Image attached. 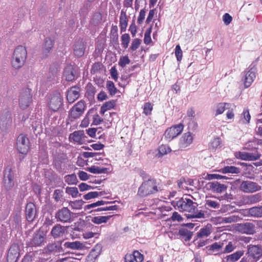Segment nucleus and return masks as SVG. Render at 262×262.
Segmentation results:
<instances>
[{"label":"nucleus","mask_w":262,"mask_h":262,"mask_svg":"<svg viewBox=\"0 0 262 262\" xmlns=\"http://www.w3.org/2000/svg\"><path fill=\"white\" fill-rule=\"evenodd\" d=\"M247 203L253 204L259 202L261 200V196L259 194H256L248 196Z\"/></svg>","instance_id":"obj_55"},{"label":"nucleus","mask_w":262,"mask_h":262,"mask_svg":"<svg viewBox=\"0 0 262 262\" xmlns=\"http://www.w3.org/2000/svg\"><path fill=\"white\" fill-rule=\"evenodd\" d=\"M115 106L114 101H109L104 103L100 108V113L101 114L103 115L107 110H110L113 108Z\"/></svg>","instance_id":"obj_44"},{"label":"nucleus","mask_w":262,"mask_h":262,"mask_svg":"<svg viewBox=\"0 0 262 262\" xmlns=\"http://www.w3.org/2000/svg\"><path fill=\"white\" fill-rule=\"evenodd\" d=\"M99 193L97 191H92L85 194L83 195V198L86 200H90L91 199L95 198L98 197Z\"/></svg>","instance_id":"obj_63"},{"label":"nucleus","mask_w":262,"mask_h":262,"mask_svg":"<svg viewBox=\"0 0 262 262\" xmlns=\"http://www.w3.org/2000/svg\"><path fill=\"white\" fill-rule=\"evenodd\" d=\"M64 181L68 185H76L78 182V179L75 174H68L64 178Z\"/></svg>","instance_id":"obj_43"},{"label":"nucleus","mask_w":262,"mask_h":262,"mask_svg":"<svg viewBox=\"0 0 262 262\" xmlns=\"http://www.w3.org/2000/svg\"><path fill=\"white\" fill-rule=\"evenodd\" d=\"M211 232V225L208 224L204 228H201L197 233L198 238H204L208 237Z\"/></svg>","instance_id":"obj_32"},{"label":"nucleus","mask_w":262,"mask_h":262,"mask_svg":"<svg viewBox=\"0 0 262 262\" xmlns=\"http://www.w3.org/2000/svg\"><path fill=\"white\" fill-rule=\"evenodd\" d=\"M111 217V215L94 216L92 218L91 221L96 224L106 223Z\"/></svg>","instance_id":"obj_41"},{"label":"nucleus","mask_w":262,"mask_h":262,"mask_svg":"<svg viewBox=\"0 0 262 262\" xmlns=\"http://www.w3.org/2000/svg\"><path fill=\"white\" fill-rule=\"evenodd\" d=\"M32 103L31 89L25 88L20 93L18 98V104L23 110L27 109Z\"/></svg>","instance_id":"obj_4"},{"label":"nucleus","mask_w":262,"mask_h":262,"mask_svg":"<svg viewBox=\"0 0 262 262\" xmlns=\"http://www.w3.org/2000/svg\"><path fill=\"white\" fill-rule=\"evenodd\" d=\"M183 129L184 125L181 123L172 125L165 130L164 134V137L167 140L170 141L181 134Z\"/></svg>","instance_id":"obj_7"},{"label":"nucleus","mask_w":262,"mask_h":262,"mask_svg":"<svg viewBox=\"0 0 262 262\" xmlns=\"http://www.w3.org/2000/svg\"><path fill=\"white\" fill-rule=\"evenodd\" d=\"M85 52V47L82 40H78L75 42L74 46V53L77 57L82 56Z\"/></svg>","instance_id":"obj_26"},{"label":"nucleus","mask_w":262,"mask_h":262,"mask_svg":"<svg viewBox=\"0 0 262 262\" xmlns=\"http://www.w3.org/2000/svg\"><path fill=\"white\" fill-rule=\"evenodd\" d=\"M106 86L111 95H114L117 93V89L113 81H107Z\"/></svg>","instance_id":"obj_50"},{"label":"nucleus","mask_w":262,"mask_h":262,"mask_svg":"<svg viewBox=\"0 0 262 262\" xmlns=\"http://www.w3.org/2000/svg\"><path fill=\"white\" fill-rule=\"evenodd\" d=\"M193 137L190 132L184 133L179 141V147L181 150H184L192 143Z\"/></svg>","instance_id":"obj_15"},{"label":"nucleus","mask_w":262,"mask_h":262,"mask_svg":"<svg viewBox=\"0 0 262 262\" xmlns=\"http://www.w3.org/2000/svg\"><path fill=\"white\" fill-rule=\"evenodd\" d=\"M220 171L223 173H231L238 174L240 173L241 169L239 168L233 166H227L221 168Z\"/></svg>","instance_id":"obj_36"},{"label":"nucleus","mask_w":262,"mask_h":262,"mask_svg":"<svg viewBox=\"0 0 262 262\" xmlns=\"http://www.w3.org/2000/svg\"><path fill=\"white\" fill-rule=\"evenodd\" d=\"M84 202L82 200H75L74 201H70L69 205L73 209L79 210L81 209L83 205Z\"/></svg>","instance_id":"obj_45"},{"label":"nucleus","mask_w":262,"mask_h":262,"mask_svg":"<svg viewBox=\"0 0 262 262\" xmlns=\"http://www.w3.org/2000/svg\"><path fill=\"white\" fill-rule=\"evenodd\" d=\"M118 206L117 205H110L106 207H101L94 210L95 211H108V210H116L118 209Z\"/></svg>","instance_id":"obj_59"},{"label":"nucleus","mask_w":262,"mask_h":262,"mask_svg":"<svg viewBox=\"0 0 262 262\" xmlns=\"http://www.w3.org/2000/svg\"><path fill=\"white\" fill-rule=\"evenodd\" d=\"M231 104L226 102H221L217 104L215 110V116H217L222 114L225 110V108H229Z\"/></svg>","instance_id":"obj_35"},{"label":"nucleus","mask_w":262,"mask_h":262,"mask_svg":"<svg viewBox=\"0 0 262 262\" xmlns=\"http://www.w3.org/2000/svg\"><path fill=\"white\" fill-rule=\"evenodd\" d=\"M113 203V202H106L103 200L98 201L95 203H92L91 204L87 205L85 206V209H90L92 208H94L101 205H104L105 204H108Z\"/></svg>","instance_id":"obj_46"},{"label":"nucleus","mask_w":262,"mask_h":262,"mask_svg":"<svg viewBox=\"0 0 262 262\" xmlns=\"http://www.w3.org/2000/svg\"><path fill=\"white\" fill-rule=\"evenodd\" d=\"M257 69L255 66L251 68L245 75L244 85L246 88L249 87L256 77Z\"/></svg>","instance_id":"obj_19"},{"label":"nucleus","mask_w":262,"mask_h":262,"mask_svg":"<svg viewBox=\"0 0 262 262\" xmlns=\"http://www.w3.org/2000/svg\"><path fill=\"white\" fill-rule=\"evenodd\" d=\"M19 256V248L18 245H11L7 254L8 262H16Z\"/></svg>","instance_id":"obj_18"},{"label":"nucleus","mask_w":262,"mask_h":262,"mask_svg":"<svg viewBox=\"0 0 262 262\" xmlns=\"http://www.w3.org/2000/svg\"><path fill=\"white\" fill-rule=\"evenodd\" d=\"M177 209L181 212H186L187 219H201L205 217L204 211L199 210L198 204L188 198L182 197L176 203Z\"/></svg>","instance_id":"obj_1"},{"label":"nucleus","mask_w":262,"mask_h":262,"mask_svg":"<svg viewBox=\"0 0 262 262\" xmlns=\"http://www.w3.org/2000/svg\"><path fill=\"white\" fill-rule=\"evenodd\" d=\"M205 202V205L207 209H219L220 207V202L211 198H207Z\"/></svg>","instance_id":"obj_34"},{"label":"nucleus","mask_w":262,"mask_h":262,"mask_svg":"<svg viewBox=\"0 0 262 262\" xmlns=\"http://www.w3.org/2000/svg\"><path fill=\"white\" fill-rule=\"evenodd\" d=\"M174 53L177 60L181 61L183 57V52L179 45L176 46Z\"/></svg>","instance_id":"obj_58"},{"label":"nucleus","mask_w":262,"mask_h":262,"mask_svg":"<svg viewBox=\"0 0 262 262\" xmlns=\"http://www.w3.org/2000/svg\"><path fill=\"white\" fill-rule=\"evenodd\" d=\"M54 41L51 38L47 37L45 39L44 46L43 47V52L47 56L53 48Z\"/></svg>","instance_id":"obj_31"},{"label":"nucleus","mask_w":262,"mask_h":262,"mask_svg":"<svg viewBox=\"0 0 262 262\" xmlns=\"http://www.w3.org/2000/svg\"><path fill=\"white\" fill-rule=\"evenodd\" d=\"M244 254L243 251H238L227 256V261L235 262L238 260Z\"/></svg>","instance_id":"obj_40"},{"label":"nucleus","mask_w":262,"mask_h":262,"mask_svg":"<svg viewBox=\"0 0 262 262\" xmlns=\"http://www.w3.org/2000/svg\"><path fill=\"white\" fill-rule=\"evenodd\" d=\"M85 138L84 131L80 130L70 134L69 139L71 142L81 145L85 142Z\"/></svg>","instance_id":"obj_16"},{"label":"nucleus","mask_w":262,"mask_h":262,"mask_svg":"<svg viewBox=\"0 0 262 262\" xmlns=\"http://www.w3.org/2000/svg\"><path fill=\"white\" fill-rule=\"evenodd\" d=\"M171 149L167 145L162 144L159 147V154L161 156L166 155L170 152Z\"/></svg>","instance_id":"obj_51"},{"label":"nucleus","mask_w":262,"mask_h":262,"mask_svg":"<svg viewBox=\"0 0 262 262\" xmlns=\"http://www.w3.org/2000/svg\"><path fill=\"white\" fill-rule=\"evenodd\" d=\"M179 235L185 241H188L192 236V232L186 228H181L179 231Z\"/></svg>","instance_id":"obj_38"},{"label":"nucleus","mask_w":262,"mask_h":262,"mask_svg":"<svg viewBox=\"0 0 262 262\" xmlns=\"http://www.w3.org/2000/svg\"><path fill=\"white\" fill-rule=\"evenodd\" d=\"M248 256L253 259H258L262 257V246L261 245H249L248 246Z\"/></svg>","instance_id":"obj_17"},{"label":"nucleus","mask_w":262,"mask_h":262,"mask_svg":"<svg viewBox=\"0 0 262 262\" xmlns=\"http://www.w3.org/2000/svg\"><path fill=\"white\" fill-rule=\"evenodd\" d=\"M4 183L5 187L11 189L14 185V173L10 166H7L4 171Z\"/></svg>","instance_id":"obj_11"},{"label":"nucleus","mask_w":262,"mask_h":262,"mask_svg":"<svg viewBox=\"0 0 262 262\" xmlns=\"http://www.w3.org/2000/svg\"><path fill=\"white\" fill-rule=\"evenodd\" d=\"M66 192L71 195L73 198H76L78 194V188L75 187H67L66 188Z\"/></svg>","instance_id":"obj_53"},{"label":"nucleus","mask_w":262,"mask_h":262,"mask_svg":"<svg viewBox=\"0 0 262 262\" xmlns=\"http://www.w3.org/2000/svg\"><path fill=\"white\" fill-rule=\"evenodd\" d=\"M235 229L239 232L247 234L253 235L255 232V226L251 222L237 224Z\"/></svg>","instance_id":"obj_13"},{"label":"nucleus","mask_w":262,"mask_h":262,"mask_svg":"<svg viewBox=\"0 0 262 262\" xmlns=\"http://www.w3.org/2000/svg\"><path fill=\"white\" fill-rule=\"evenodd\" d=\"M121 45L124 49H126L130 41V36L128 34L125 33L121 37Z\"/></svg>","instance_id":"obj_48"},{"label":"nucleus","mask_w":262,"mask_h":262,"mask_svg":"<svg viewBox=\"0 0 262 262\" xmlns=\"http://www.w3.org/2000/svg\"><path fill=\"white\" fill-rule=\"evenodd\" d=\"M86 92L88 96L93 97L97 90L96 88L91 83H89L86 86Z\"/></svg>","instance_id":"obj_47"},{"label":"nucleus","mask_w":262,"mask_h":262,"mask_svg":"<svg viewBox=\"0 0 262 262\" xmlns=\"http://www.w3.org/2000/svg\"><path fill=\"white\" fill-rule=\"evenodd\" d=\"M141 40L139 38H135L132 40L130 50L132 51H136L140 46Z\"/></svg>","instance_id":"obj_57"},{"label":"nucleus","mask_w":262,"mask_h":262,"mask_svg":"<svg viewBox=\"0 0 262 262\" xmlns=\"http://www.w3.org/2000/svg\"><path fill=\"white\" fill-rule=\"evenodd\" d=\"M44 237L40 233H36L29 243V246L37 247L40 246L43 242Z\"/></svg>","instance_id":"obj_29"},{"label":"nucleus","mask_w":262,"mask_h":262,"mask_svg":"<svg viewBox=\"0 0 262 262\" xmlns=\"http://www.w3.org/2000/svg\"><path fill=\"white\" fill-rule=\"evenodd\" d=\"M68 161L67 155L63 152H59L54 156L53 164L57 171L61 172L66 168Z\"/></svg>","instance_id":"obj_6"},{"label":"nucleus","mask_w":262,"mask_h":262,"mask_svg":"<svg viewBox=\"0 0 262 262\" xmlns=\"http://www.w3.org/2000/svg\"><path fill=\"white\" fill-rule=\"evenodd\" d=\"M56 217L62 222H70L71 218V212L68 208L63 207L57 212Z\"/></svg>","instance_id":"obj_20"},{"label":"nucleus","mask_w":262,"mask_h":262,"mask_svg":"<svg viewBox=\"0 0 262 262\" xmlns=\"http://www.w3.org/2000/svg\"><path fill=\"white\" fill-rule=\"evenodd\" d=\"M80 89L77 86H72L67 92V99L70 103H73L80 96Z\"/></svg>","instance_id":"obj_23"},{"label":"nucleus","mask_w":262,"mask_h":262,"mask_svg":"<svg viewBox=\"0 0 262 262\" xmlns=\"http://www.w3.org/2000/svg\"><path fill=\"white\" fill-rule=\"evenodd\" d=\"M65 228L59 224L54 226L51 230V234L54 238L62 236L65 233Z\"/></svg>","instance_id":"obj_27"},{"label":"nucleus","mask_w":262,"mask_h":262,"mask_svg":"<svg viewBox=\"0 0 262 262\" xmlns=\"http://www.w3.org/2000/svg\"><path fill=\"white\" fill-rule=\"evenodd\" d=\"M26 217L29 222L33 221L36 214V209L33 203L29 202L26 206Z\"/></svg>","instance_id":"obj_22"},{"label":"nucleus","mask_w":262,"mask_h":262,"mask_svg":"<svg viewBox=\"0 0 262 262\" xmlns=\"http://www.w3.org/2000/svg\"><path fill=\"white\" fill-rule=\"evenodd\" d=\"M30 141L27 136L20 134L17 139L16 148L20 154L26 155L29 149Z\"/></svg>","instance_id":"obj_8"},{"label":"nucleus","mask_w":262,"mask_h":262,"mask_svg":"<svg viewBox=\"0 0 262 262\" xmlns=\"http://www.w3.org/2000/svg\"><path fill=\"white\" fill-rule=\"evenodd\" d=\"M247 213L255 217H262V206L253 207L247 209Z\"/></svg>","instance_id":"obj_30"},{"label":"nucleus","mask_w":262,"mask_h":262,"mask_svg":"<svg viewBox=\"0 0 262 262\" xmlns=\"http://www.w3.org/2000/svg\"><path fill=\"white\" fill-rule=\"evenodd\" d=\"M239 189L245 193H253L260 190L261 187L255 182L246 180L242 182L239 186Z\"/></svg>","instance_id":"obj_9"},{"label":"nucleus","mask_w":262,"mask_h":262,"mask_svg":"<svg viewBox=\"0 0 262 262\" xmlns=\"http://www.w3.org/2000/svg\"><path fill=\"white\" fill-rule=\"evenodd\" d=\"M84 101L80 100L75 104L70 110L69 113V118L71 119L79 118L84 113L85 110Z\"/></svg>","instance_id":"obj_10"},{"label":"nucleus","mask_w":262,"mask_h":262,"mask_svg":"<svg viewBox=\"0 0 262 262\" xmlns=\"http://www.w3.org/2000/svg\"><path fill=\"white\" fill-rule=\"evenodd\" d=\"M62 191L60 189H56L54 191L53 198L56 202H58L62 198Z\"/></svg>","instance_id":"obj_64"},{"label":"nucleus","mask_w":262,"mask_h":262,"mask_svg":"<svg viewBox=\"0 0 262 262\" xmlns=\"http://www.w3.org/2000/svg\"><path fill=\"white\" fill-rule=\"evenodd\" d=\"M155 23V20H154L152 24L150 25V27L146 29L144 33V42L146 45H149L151 42V39L150 34L152 31V28L154 25V23Z\"/></svg>","instance_id":"obj_42"},{"label":"nucleus","mask_w":262,"mask_h":262,"mask_svg":"<svg viewBox=\"0 0 262 262\" xmlns=\"http://www.w3.org/2000/svg\"><path fill=\"white\" fill-rule=\"evenodd\" d=\"M75 66L71 64H69L66 67L63 72V76L67 81H72L75 79Z\"/></svg>","instance_id":"obj_24"},{"label":"nucleus","mask_w":262,"mask_h":262,"mask_svg":"<svg viewBox=\"0 0 262 262\" xmlns=\"http://www.w3.org/2000/svg\"><path fill=\"white\" fill-rule=\"evenodd\" d=\"M64 248L71 249L72 250H81L84 247V245L79 241L73 242H67L63 245Z\"/></svg>","instance_id":"obj_33"},{"label":"nucleus","mask_w":262,"mask_h":262,"mask_svg":"<svg viewBox=\"0 0 262 262\" xmlns=\"http://www.w3.org/2000/svg\"><path fill=\"white\" fill-rule=\"evenodd\" d=\"M235 156L237 159L245 161H254L258 160L260 155L257 150L252 152L238 151L235 153Z\"/></svg>","instance_id":"obj_12"},{"label":"nucleus","mask_w":262,"mask_h":262,"mask_svg":"<svg viewBox=\"0 0 262 262\" xmlns=\"http://www.w3.org/2000/svg\"><path fill=\"white\" fill-rule=\"evenodd\" d=\"M63 98L58 91H55L51 94L48 105L50 110L54 112L57 111L62 104Z\"/></svg>","instance_id":"obj_5"},{"label":"nucleus","mask_w":262,"mask_h":262,"mask_svg":"<svg viewBox=\"0 0 262 262\" xmlns=\"http://www.w3.org/2000/svg\"><path fill=\"white\" fill-rule=\"evenodd\" d=\"M88 170L89 172L92 173L100 174L107 173L108 170V168L94 165L89 167Z\"/></svg>","instance_id":"obj_37"},{"label":"nucleus","mask_w":262,"mask_h":262,"mask_svg":"<svg viewBox=\"0 0 262 262\" xmlns=\"http://www.w3.org/2000/svg\"><path fill=\"white\" fill-rule=\"evenodd\" d=\"M221 140L219 137L214 138L210 143L209 148L212 149H216L221 147Z\"/></svg>","instance_id":"obj_49"},{"label":"nucleus","mask_w":262,"mask_h":262,"mask_svg":"<svg viewBox=\"0 0 262 262\" xmlns=\"http://www.w3.org/2000/svg\"><path fill=\"white\" fill-rule=\"evenodd\" d=\"M222 248V245L218 244L215 242L210 245V246L207 247L206 248H208V250L211 252L213 251H218Z\"/></svg>","instance_id":"obj_61"},{"label":"nucleus","mask_w":262,"mask_h":262,"mask_svg":"<svg viewBox=\"0 0 262 262\" xmlns=\"http://www.w3.org/2000/svg\"><path fill=\"white\" fill-rule=\"evenodd\" d=\"M128 20L126 12L122 10L119 19V26L121 32L126 30L128 25Z\"/></svg>","instance_id":"obj_28"},{"label":"nucleus","mask_w":262,"mask_h":262,"mask_svg":"<svg viewBox=\"0 0 262 262\" xmlns=\"http://www.w3.org/2000/svg\"><path fill=\"white\" fill-rule=\"evenodd\" d=\"M27 52L25 47L22 46L17 47L14 51L11 60L13 68L18 69L21 68L26 62Z\"/></svg>","instance_id":"obj_3"},{"label":"nucleus","mask_w":262,"mask_h":262,"mask_svg":"<svg viewBox=\"0 0 262 262\" xmlns=\"http://www.w3.org/2000/svg\"><path fill=\"white\" fill-rule=\"evenodd\" d=\"M124 262H143L144 255L137 250H135L133 253H127L124 257Z\"/></svg>","instance_id":"obj_21"},{"label":"nucleus","mask_w":262,"mask_h":262,"mask_svg":"<svg viewBox=\"0 0 262 262\" xmlns=\"http://www.w3.org/2000/svg\"><path fill=\"white\" fill-rule=\"evenodd\" d=\"M146 12V11L145 8L141 9L139 12V14L137 19V23L138 24L141 25L143 23L145 17Z\"/></svg>","instance_id":"obj_60"},{"label":"nucleus","mask_w":262,"mask_h":262,"mask_svg":"<svg viewBox=\"0 0 262 262\" xmlns=\"http://www.w3.org/2000/svg\"><path fill=\"white\" fill-rule=\"evenodd\" d=\"M159 191L157 181L153 178L144 180L138 188L137 195L140 198H145L155 194Z\"/></svg>","instance_id":"obj_2"},{"label":"nucleus","mask_w":262,"mask_h":262,"mask_svg":"<svg viewBox=\"0 0 262 262\" xmlns=\"http://www.w3.org/2000/svg\"><path fill=\"white\" fill-rule=\"evenodd\" d=\"M100 254V246L96 245L86 257V262H94Z\"/></svg>","instance_id":"obj_25"},{"label":"nucleus","mask_w":262,"mask_h":262,"mask_svg":"<svg viewBox=\"0 0 262 262\" xmlns=\"http://www.w3.org/2000/svg\"><path fill=\"white\" fill-rule=\"evenodd\" d=\"M130 63V60L127 56L120 57L118 62L119 65L122 68H124Z\"/></svg>","instance_id":"obj_56"},{"label":"nucleus","mask_w":262,"mask_h":262,"mask_svg":"<svg viewBox=\"0 0 262 262\" xmlns=\"http://www.w3.org/2000/svg\"><path fill=\"white\" fill-rule=\"evenodd\" d=\"M239 217L236 215H232L228 217H223V223H231L233 222H236L237 221Z\"/></svg>","instance_id":"obj_62"},{"label":"nucleus","mask_w":262,"mask_h":262,"mask_svg":"<svg viewBox=\"0 0 262 262\" xmlns=\"http://www.w3.org/2000/svg\"><path fill=\"white\" fill-rule=\"evenodd\" d=\"M153 110V105L150 102H146L143 106V112L146 116L151 115Z\"/></svg>","instance_id":"obj_52"},{"label":"nucleus","mask_w":262,"mask_h":262,"mask_svg":"<svg viewBox=\"0 0 262 262\" xmlns=\"http://www.w3.org/2000/svg\"><path fill=\"white\" fill-rule=\"evenodd\" d=\"M84 158H93L96 161L103 160V154L100 152H84L83 154Z\"/></svg>","instance_id":"obj_39"},{"label":"nucleus","mask_w":262,"mask_h":262,"mask_svg":"<svg viewBox=\"0 0 262 262\" xmlns=\"http://www.w3.org/2000/svg\"><path fill=\"white\" fill-rule=\"evenodd\" d=\"M203 238H198L197 236H195L193 243L196 246L197 248H200L206 245L207 242L206 240L203 239Z\"/></svg>","instance_id":"obj_54"},{"label":"nucleus","mask_w":262,"mask_h":262,"mask_svg":"<svg viewBox=\"0 0 262 262\" xmlns=\"http://www.w3.org/2000/svg\"><path fill=\"white\" fill-rule=\"evenodd\" d=\"M205 188L214 193H221L227 190V186L217 181L208 182L206 184Z\"/></svg>","instance_id":"obj_14"}]
</instances>
